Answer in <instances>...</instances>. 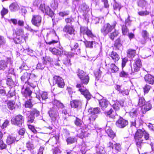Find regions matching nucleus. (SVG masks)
I'll return each instance as SVG.
<instances>
[{
	"mask_svg": "<svg viewBox=\"0 0 154 154\" xmlns=\"http://www.w3.org/2000/svg\"><path fill=\"white\" fill-rule=\"evenodd\" d=\"M57 38V37L54 32L48 33L44 37L46 43L50 45H54L57 43L58 42V41L56 39Z\"/></svg>",
	"mask_w": 154,
	"mask_h": 154,
	"instance_id": "2",
	"label": "nucleus"
},
{
	"mask_svg": "<svg viewBox=\"0 0 154 154\" xmlns=\"http://www.w3.org/2000/svg\"><path fill=\"white\" fill-rule=\"evenodd\" d=\"M9 9L11 11H18L20 8L19 6L16 3H12L9 6Z\"/></svg>",
	"mask_w": 154,
	"mask_h": 154,
	"instance_id": "27",
	"label": "nucleus"
},
{
	"mask_svg": "<svg viewBox=\"0 0 154 154\" xmlns=\"http://www.w3.org/2000/svg\"><path fill=\"white\" fill-rule=\"evenodd\" d=\"M16 141V138L11 135L8 136L6 140V143L9 145H11L14 143Z\"/></svg>",
	"mask_w": 154,
	"mask_h": 154,
	"instance_id": "24",
	"label": "nucleus"
},
{
	"mask_svg": "<svg viewBox=\"0 0 154 154\" xmlns=\"http://www.w3.org/2000/svg\"><path fill=\"white\" fill-rule=\"evenodd\" d=\"M152 107L151 104L149 102H147L142 108V110L143 113H145L146 111L150 110Z\"/></svg>",
	"mask_w": 154,
	"mask_h": 154,
	"instance_id": "22",
	"label": "nucleus"
},
{
	"mask_svg": "<svg viewBox=\"0 0 154 154\" xmlns=\"http://www.w3.org/2000/svg\"><path fill=\"white\" fill-rule=\"evenodd\" d=\"M81 9L83 11H88L89 10L88 6L85 4H83L81 6Z\"/></svg>",
	"mask_w": 154,
	"mask_h": 154,
	"instance_id": "60",
	"label": "nucleus"
},
{
	"mask_svg": "<svg viewBox=\"0 0 154 154\" xmlns=\"http://www.w3.org/2000/svg\"><path fill=\"white\" fill-rule=\"evenodd\" d=\"M6 82L7 85L9 86H11L13 83L12 80L11 78H8V79L6 80Z\"/></svg>",
	"mask_w": 154,
	"mask_h": 154,
	"instance_id": "63",
	"label": "nucleus"
},
{
	"mask_svg": "<svg viewBox=\"0 0 154 154\" xmlns=\"http://www.w3.org/2000/svg\"><path fill=\"white\" fill-rule=\"evenodd\" d=\"M111 72L112 73H115L119 70V68L113 63L110 65Z\"/></svg>",
	"mask_w": 154,
	"mask_h": 154,
	"instance_id": "41",
	"label": "nucleus"
},
{
	"mask_svg": "<svg viewBox=\"0 0 154 154\" xmlns=\"http://www.w3.org/2000/svg\"><path fill=\"white\" fill-rule=\"evenodd\" d=\"M41 21L42 17L40 15H32L31 22L33 25L38 27L40 26Z\"/></svg>",
	"mask_w": 154,
	"mask_h": 154,
	"instance_id": "13",
	"label": "nucleus"
},
{
	"mask_svg": "<svg viewBox=\"0 0 154 154\" xmlns=\"http://www.w3.org/2000/svg\"><path fill=\"white\" fill-rule=\"evenodd\" d=\"M85 45L87 48H92L94 43H95V42L93 41H85L84 42Z\"/></svg>",
	"mask_w": 154,
	"mask_h": 154,
	"instance_id": "46",
	"label": "nucleus"
},
{
	"mask_svg": "<svg viewBox=\"0 0 154 154\" xmlns=\"http://www.w3.org/2000/svg\"><path fill=\"white\" fill-rule=\"evenodd\" d=\"M142 37L145 39H147L149 37L148 33L146 30H143L142 33Z\"/></svg>",
	"mask_w": 154,
	"mask_h": 154,
	"instance_id": "53",
	"label": "nucleus"
},
{
	"mask_svg": "<svg viewBox=\"0 0 154 154\" xmlns=\"http://www.w3.org/2000/svg\"><path fill=\"white\" fill-rule=\"evenodd\" d=\"M7 146V145L4 143L3 141L1 140H0V149H5Z\"/></svg>",
	"mask_w": 154,
	"mask_h": 154,
	"instance_id": "58",
	"label": "nucleus"
},
{
	"mask_svg": "<svg viewBox=\"0 0 154 154\" xmlns=\"http://www.w3.org/2000/svg\"><path fill=\"white\" fill-rule=\"evenodd\" d=\"M135 142L138 151L141 149L142 144L144 142V139L148 140L149 138V134L144 129H138L136 133L134 136Z\"/></svg>",
	"mask_w": 154,
	"mask_h": 154,
	"instance_id": "1",
	"label": "nucleus"
},
{
	"mask_svg": "<svg viewBox=\"0 0 154 154\" xmlns=\"http://www.w3.org/2000/svg\"><path fill=\"white\" fill-rule=\"evenodd\" d=\"M42 0H34L33 2V4L35 6H38L39 5L42 4Z\"/></svg>",
	"mask_w": 154,
	"mask_h": 154,
	"instance_id": "59",
	"label": "nucleus"
},
{
	"mask_svg": "<svg viewBox=\"0 0 154 154\" xmlns=\"http://www.w3.org/2000/svg\"><path fill=\"white\" fill-rule=\"evenodd\" d=\"M74 123L77 126L80 127L82 125L83 122L80 119L76 118L74 121Z\"/></svg>",
	"mask_w": 154,
	"mask_h": 154,
	"instance_id": "47",
	"label": "nucleus"
},
{
	"mask_svg": "<svg viewBox=\"0 0 154 154\" xmlns=\"http://www.w3.org/2000/svg\"><path fill=\"white\" fill-rule=\"evenodd\" d=\"M39 114L38 111L36 109H34L30 112L29 114L27 115L26 117L27 122L30 124L34 122L35 119L34 116H38Z\"/></svg>",
	"mask_w": 154,
	"mask_h": 154,
	"instance_id": "6",
	"label": "nucleus"
},
{
	"mask_svg": "<svg viewBox=\"0 0 154 154\" xmlns=\"http://www.w3.org/2000/svg\"><path fill=\"white\" fill-rule=\"evenodd\" d=\"M8 11L7 9L3 8L1 11V14L2 16H4L8 13Z\"/></svg>",
	"mask_w": 154,
	"mask_h": 154,
	"instance_id": "64",
	"label": "nucleus"
},
{
	"mask_svg": "<svg viewBox=\"0 0 154 154\" xmlns=\"http://www.w3.org/2000/svg\"><path fill=\"white\" fill-rule=\"evenodd\" d=\"M36 97H31V98L29 99V100L26 102L25 103V106L26 107L31 108L33 106L32 104L31 101L32 100L33 102H37L38 100H40V96L39 95H37L35 94Z\"/></svg>",
	"mask_w": 154,
	"mask_h": 154,
	"instance_id": "10",
	"label": "nucleus"
},
{
	"mask_svg": "<svg viewBox=\"0 0 154 154\" xmlns=\"http://www.w3.org/2000/svg\"><path fill=\"white\" fill-rule=\"evenodd\" d=\"M17 36H20L21 37L24 36V30L23 29H19L17 30L16 32Z\"/></svg>",
	"mask_w": 154,
	"mask_h": 154,
	"instance_id": "44",
	"label": "nucleus"
},
{
	"mask_svg": "<svg viewBox=\"0 0 154 154\" xmlns=\"http://www.w3.org/2000/svg\"><path fill=\"white\" fill-rule=\"evenodd\" d=\"M114 46L116 49L118 50L122 48V44L121 42L120 39L119 38L116 40Z\"/></svg>",
	"mask_w": 154,
	"mask_h": 154,
	"instance_id": "36",
	"label": "nucleus"
},
{
	"mask_svg": "<svg viewBox=\"0 0 154 154\" xmlns=\"http://www.w3.org/2000/svg\"><path fill=\"white\" fill-rule=\"evenodd\" d=\"M137 4L139 6L143 8L148 5V4L145 0H138Z\"/></svg>",
	"mask_w": 154,
	"mask_h": 154,
	"instance_id": "40",
	"label": "nucleus"
},
{
	"mask_svg": "<svg viewBox=\"0 0 154 154\" xmlns=\"http://www.w3.org/2000/svg\"><path fill=\"white\" fill-rule=\"evenodd\" d=\"M80 79L83 83L87 84L89 81V77L88 75H85Z\"/></svg>",
	"mask_w": 154,
	"mask_h": 154,
	"instance_id": "37",
	"label": "nucleus"
},
{
	"mask_svg": "<svg viewBox=\"0 0 154 154\" xmlns=\"http://www.w3.org/2000/svg\"><path fill=\"white\" fill-rule=\"evenodd\" d=\"M28 38V35L26 34L24 35V36L21 37L17 36L16 38H14V40L15 43L20 44L26 41V39Z\"/></svg>",
	"mask_w": 154,
	"mask_h": 154,
	"instance_id": "16",
	"label": "nucleus"
},
{
	"mask_svg": "<svg viewBox=\"0 0 154 154\" xmlns=\"http://www.w3.org/2000/svg\"><path fill=\"white\" fill-rule=\"evenodd\" d=\"M106 132L108 136L112 139L113 138L116 136L115 133L112 130L110 129H108L106 131Z\"/></svg>",
	"mask_w": 154,
	"mask_h": 154,
	"instance_id": "43",
	"label": "nucleus"
},
{
	"mask_svg": "<svg viewBox=\"0 0 154 154\" xmlns=\"http://www.w3.org/2000/svg\"><path fill=\"white\" fill-rule=\"evenodd\" d=\"M54 104L58 108H62L64 107L63 104L58 100H55L54 101Z\"/></svg>",
	"mask_w": 154,
	"mask_h": 154,
	"instance_id": "49",
	"label": "nucleus"
},
{
	"mask_svg": "<svg viewBox=\"0 0 154 154\" xmlns=\"http://www.w3.org/2000/svg\"><path fill=\"white\" fill-rule=\"evenodd\" d=\"M41 99L42 100H45L48 98V94L46 92H44L42 94ZM41 98H40V101H41Z\"/></svg>",
	"mask_w": 154,
	"mask_h": 154,
	"instance_id": "52",
	"label": "nucleus"
},
{
	"mask_svg": "<svg viewBox=\"0 0 154 154\" xmlns=\"http://www.w3.org/2000/svg\"><path fill=\"white\" fill-rule=\"evenodd\" d=\"M49 51L52 53L53 54L57 55H60L64 53V51L63 48L62 47L60 48L59 49H57L55 48H49Z\"/></svg>",
	"mask_w": 154,
	"mask_h": 154,
	"instance_id": "17",
	"label": "nucleus"
},
{
	"mask_svg": "<svg viewBox=\"0 0 154 154\" xmlns=\"http://www.w3.org/2000/svg\"><path fill=\"white\" fill-rule=\"evenodd\" d=\"M76 87L79 88V91L87 99L89 100L90 99L91 95L88 90L85 89L83 87H82V85L80 84H77Z\"/></svg>",
	"mask_w": 154,
	"mask_h": 154,
	"instance_id": "9",
	"label": "nucleus"
},
{
	"mask_svg": "<svg viewBox=\"0 0 154 154\" xmlns=\"http://www.w3.org/2000/svg\"><path fill=\"white\" fill-rule=\"evenodd\" d=\"M109 57L110 58L115 62H116L119 59V55L116 52L112 51L108 54Z\"/></svg>",
	"mask_w": 154,
	"mask_h": 154,
	"instance_id": "21",
	"label": "nucleus"
},
{
	"mask_svg": "<svg viewBox=\"0 0 154 154\" xmlns=\"http://www.w3.org/2000/svg\"><path fill=\"white\" fill-rule=\"evenodd\" d=\"M128 124V121L122 118H120L116 122V126L120 128H122L125 127Z\"/></svg>",
	"mask_w": 154,
	"mask_h": 154,
	"instance_id": "14",
	"label": "nucleus"
},
{
	"mask_svg": "<svg viewBox=\"0 0 154 154\" xmlns=\"http://www.w3.org/2000/svg\"><path fill=\"white\" fill-rule=\"evenodd\" d=\"M145 103V100L144 98L143 97H139L137 105L140 107H142Z\"/></svg>",
	"mask_w": 154,
	"mask_h": 154,
	"instance_id": "45",
	"label": "nucleus"
},
{
	"mask_svg": "<svg viewBox=\"0 0 154 154\" xmlns=\"http://www.w3.org/2000/svg\"><path fill=\"white\" fill-rule=\"evenodd\" d=\"M30 73L26 72H24L21 77V80L26 82L29 79H30Z\"/></svg>",
	"mask_w": 154,
	"mask_h": 154,
	"instance_id": "28",
	"label": "nucleus"
},
{
	"mask_svg": "<svg viewBox=\"0 0 154 154\" xmlns=\"http://www.w3.org/2000/svg\"><path fill=\"white\" fill-rule=\"evenodd\" d=\"M100 109L99 108H95L90 109L89 111L91 113L93 114L91 116L89 119L90 121H94L97 118V116L96 114L99 113L100 112Z\"/></svg>",
	"mask_w": 154,
	"mask_h": 154,
	"instance_id": "15",
	"label": "nucleus"
},
{
	"mask_svg": "<svg viewBox=\"0 0 154 154\" xmlns=\"http://www.w3.org/2000/svg\"><path fill=\"white\" fill-rule=\"evenodd\" d=\"M141 66V60L139 58H137L134 60V63L131 67V71L132 72H137L139 71Z\"/></svg>",
	"mask_w": 154,
	"mask_h": 154,
	"instance_id": "12",
	"label": "nucleus"
},
{
	"mask_svg": "<svg viewBox=\"0 0 154 154\" xmlns=\"http://www.w3.org/2000/svg\"><path fill=\"white\" fill-rule=\"evenodd\" d=\"M131 126H135L137 127L139 126L140 125V123L139 122L138 119L137 118H134V119H132L131 120Z\"/></svg>",
	"mask_w": 154,
	"mask_h": 154,
	"instance_id": "32",
	"label": "nucleus"
},
{
	"mask_svg": "<svg viewBox=\"0 0 154 154\" xmlns=\"http://www.w3.org/2000/svg\"><path fill=\"white\" fill-rule=\"evenodd\" d=\"M8 108L11 110H13L15 109L16 105L15 102L14 101H9L8 103Z\"/></svg>",
	"mask_w": 154,
	"mask_h": 154,
	"instance_id": "38",
	"label": "nucleus"
},
{
	"mask_svg": "<svg viewBox=\"0 0 154 154\" xmlns=\"http://www.w3.org/2000/svg\"><path fill=\"white\" fill-rule=\"evenodd\" d=\"M145 82L149 84H154V77L150 74L146 75L144 77Z\"/></svg>",
	"mask_w": 154,
	"mask_h": 154,
	"instance_id": "19",
	"label": "nucleus"
},
{
	"mask_svg": "<svg viewBox=\"0 0 154 154\" xmlns=\"http://www.w3.org/2000/svg\"><path fill=\"white\" fill-rule=\"evenodd\" d=\"M63 31L66 33L67 37L69 39H73L76 32L72 26L66 25L64 26Z\"/></svg>",
	"mask_w": 154,
	"mask_h": 154,
	"instance_id": "4",
	"label": "nucleus"
},
{
	"mask_svg": "<svg viewBox=\"0 0 154 154\" xmlns=\"http://www.w3.org/2000/svg\"><path fill=\"white\" fill-rule=\"evenodd\" d=\"M119 75L121 77H126L128 75V73L123 70L120 73Z\"/></svg>",
	"mask_w": 154,
	"mask_h": 154,
	"instance_id": "56",
	"label": "nucleus"
},
{
	"mask_svg": "<svg viewBox=\"0 0 154 154\" xmlns=\"http://www.w3.org/2000/svg\"><path fill=\"white\" fill-rule=\"evenodd\" d=\"M151 88L150 86L148 84H146L143 87V88L144 94H147Z\"/></svg>",
	"mask_w": 154,
	"mask_h": 154,
	"instance_id": "48",
	"label": "nucleus"
},
{
	"mask_svg": "<svg viewBox=\"0 0 154 154\" xmlns=\"http://www.w3.org/2000/svg\"><path fill=\"white\" fill-rule=\"evenodd\" d=\"M8 67V62L7 61L0 60V70L4 71Z\"/></svg>",
	"mask_w": 154,
	"mask_h": 154,
	"instance_id": "26",
	"label": "nucleus"
},
{
	"mask_svg": "<svg viewBox=\"0 0 154 154\" xmlns=\"http://www.w3.org/2000/svg\"><path fill=\"white\" fill-rule=\"evenodd\" d=\"M102 72L100 69L98 70L95 72V75L97 81L99 80L101 77Z\"/></svg>",
	"mask_w": 154,
	"mask_h": 154,
	"instance_id": "50",
	"label": "nucleus"
},
{
	"mask_svg": "<svg viewBox=\"0 0 154 154\" xmlns=\"http://www.w3.org/2000/svg\"><path fill=\"white\" fill-rule=\"evenodd\" d=\"M39 9L43 13L45 12L46 14L51 17H52L54 15V12L49 7L47 6H45L44 4H41L40 5Z\"/></svg>",
	"mask_w": 154,
	"mask_h": 154,
	"instance_id": "7",
	"label": "nucleus"
},
{
	"mask_svg": "<svg viewBox=\"0 0 154 154\" xmlns=\"http://www.w3.org/2000/svg\"><path fill=\"white\" fill-rule=\"evenodd\" d=\"M45 66L44 64L42 63H38L36 66V69H43L45 67Z\"/></svg>",
	"mask_w": 154,
	"mask_h": 154,
	"instance_id": "61",
	"label": "nucleus"
},
{
	"mask_svg": "<svg viewBox=\"0 0 154 154\" xmlns=\"http://www.w3.org/2000/svg\"><path fill=\"white\" fill-rule=\"evenodd\" d=\"M120 146V144L118 143H115L114 145L115 149L117 151H119L121 149Z\"/></svg>",
	"mask_w": 154,
	"mask_h": 154,
	"instance_id": "62",
	"label": "nucleus"
},
{
	"mask_svg": "<svg viewBox=\"0 0 154 154\" xmlns=\"http://www.w3.org/2000/svg\"><path fill=\"white\" fill-rule=\"evenodd\" d=\"M53 83L57 85L60 88H63L65 84L63 79L60 77L56 75L54 77Z\"/></svg>",
	"mask_w": 154,
	"mask_h": 154,
	"instance_id": "11",
	"label": "nucleus"
},
{
	"mask_svg": "<svg viewBox=\"0 0 154 154\" xmlns=\"http://www.w3.org/2000/svg\"><path fill=\"white\" fill-rule=\"evenodd\" d=\"M77 140V139L74 137H70L66 139V141L68 144H71L75 143Z\"/></svg>",
	"mask_w": 154,
	"mask_h": 154,
	"instance_id": "35",
	"label": "nucleus"
},
{
	"mask_svg": "<svg viewBox=\"0 0 154 154\" xmlns=\"http://www.w3.org/2000/svg\"><path fill=\"white\" fill-rule=\"evenodd\" d=\"M127 56L130 58L134 57L136 54V51L134 50L130 49L127 51Z\"/></svg>",
	"mask_w": 154,
	"mask_h": 154,
	"instance_id": "33",
	"label": "nucleus"
},
{
	"mask_svg": "<svg viewBox=\"0 0 154 154\" xmlns=\"http://www.w3.org/2000/svg\"><path fill=\"white\" fill-rule=\"evenodd\" d=\"M139 15L141 16H145L149 14V12L146 10L145 11H140L138 12Z\"/></svg>",
	"mask_w": 154,
	"mask_h": 154,
	"instance_id": "54",
	"label": "nucleus"
},
{
	"mask_svg": "<svg viewBox=\"0 0 154 154\" xmlns=\"http://www.w3.org/2000/svg\"><path fill=\"white\" fill-rule=\"evenodd\" d=\"M117 113L114 112L113 109H111L109 110L106 112V115L107 117L113 119Z\"/></svg>",
	"mask_w": 154,
	"mask_h": 154,
	"instance_id": "29",
	"label": "nucleus"
},
{
	"mask_svg": "<svg viewBox=\"0 0 154 154\" xmlns=\"http://www.w3.org/2000/svg\"><path fill=\"white\" fill-rule=\"evenodd\" d=\"M48 114L53 121L54 122L59 118L58 112L57 109H51L48 111Z\"/></svg>",
	"mask_w": 154,
	"mask_h": 154,
	"instance_id": "8",
	"label": "nucleus"
},
{
	"mask_svg": "<svg viewBox=\"0 0 154 154\" xmlns=\"http://www.w3.org/2000/svg\"><path fill=\"white\" fill-rule=\"evenodd\" d=\"M122 32L124 35H127L128 32V29L126 26H123L122 28Z\"/></svg>",
	"mask_w": 154,
	"mask_h": 154,
	"instance_id": "55",
	"label": "nucleus"
},
{
	"mask_svg": "<svg viewBox=\"0 0 154 154\" xmlns=\"http://www.w3.org/2000/svg\"><path fill=\"white\" fill-rule=\"evenodd\" d=\"M96 154H105V151L103 148L99 145L96 146Z\"/></svg>",
	"mask_w": 154,
	"mask_h": 154,
	"instance_id": "30",
	"label": "nucleus"
},
{
	"mask_svg": "<svg viewBox=\"0 0 154 154\" xmlns=\"http://www.w3.org/2000/svg\"><path fill=\"white\" fill-rule=\"evenodd\" d=\"M70 104L72 107L76 108L81 106L82 103L79 100H73L70 102Z\"/></svg>",
	"mask_w": 154,
	"mask_h": 154,
	"instance_id": "25",
	"label": "nucleus"
},
{
	"mask_svg": "<svg viewBox=\"0 0 154 154\" xmlns=\"http://www.w3.org/2000/svg\"><path fill=\"white\" fill-rule=\"evenodd\" d=\"M100 106L102 108H104L107 106L108 102L105 99H102L100 100L99 101Z\"/></svg>",
	"mask_w": 154,
	"mask_h": 154,
	"instance_id": "31",
	"label": "nucleus"
},
{
	"mask_svg": "<svg viewBox=\"0 0 154 154\" xmlns=\"http://www.w3.org/2000/svg\"><path fill=\"white\" fill-rule=\"evenodd\" d=\"M116 24L117 23L116 21H114L112 25L109 23L105 24L101 29V33L104 36H106L115 28Z\"/></svg>",
	"mask_w": 154,
	"mask_h": 154,
	"instance_id": "3",
	"label": "nucleus"
},
{
	"mask_svg": "<svg viewBox=\"0 0 154 154\" xmlns=\"http://www.w3.org/2000/svg\"><path fill=\"white\" fill-rule=\"evenodd\" d=\"M110 104L112 105L113 108L116 111L119 110V109L120 107L121 106V104L119 102L117 101H112L110 102Z\"/></svg>",
	"mask_w": 154,
	"mask_h": 154,
	"instance_id": "23",
	"label": "nucleus"
},
{
	"mask_svg": "<svg viewBox=\"0 0 154 154\" xmlns=\"http://www.w3.org/2000/svg\"><path fill=\"white\" fill-rule=\"evenodd\" d=\"M32 92L29 88L27 87L25 88H23L21 91V93L26 98L31 96Z\"/></svg>",
	"mask_w": 154,
	"mask_h": 154,
	"instance_id": "20",
	"label": "nucleus"
},
{
	"mask_svg": "<svg viewBox=\"0 0 154 154\" xmlns=\"http://www.w3.org/2000/svg\"><path fill=\"white\" fill-rule=\"evenodd\" d=\"M24 119L21 115H18L13 118L11 120L12 123L15 125L20 127L23 123Z\"/></svg>",
	"mask_w": 154,
	"mask_h": 154,
	"instance_id": "5",
	"label": "nucleus"
},
{
	"mask_svg": "<svg viewBox=\"0 0 154 154\" xmlns=\"http://www.w3.org/2000/svg\"><path fill=\"white\" fill-rule=\"evenodd\" d=\"M26 147L28 148L29 150L31 151L35 148V147L32 143L29 141L26 143Z\"/></svg>",
	"mask_w": 154,
	"mask_h": 154,
	"instance_id": "39",
	"label": "nucleus"
},
{
	"mask_svg": "<svg viewBox=\"0 0 154 154\" xmlns=\"http://www.w3.org/2000/svg\"><path fill=\"white\" fill-rule=\"evenodd\" d=\"M119 34L117 30H115L112 32L109 35V37L110 39L113 40Z\"/></svg>",
	"mask_w": 154,
	"mask_h": 154,
	"instance_id": "42",
	"label": "nucleus"
},
{
	"mask_svg": "<svg viewBox=\"0 0 154 154\" xmlns=\"http://www.w3.org/2000/svg\"><path fill=\"white\" fill-rule=\"evenodd\" d=\"M122 6L121 4L116 2L113 4V9L114 10V12L116 14V12H119Z\"/></svg>",
	"mask_w": 154,
	"mask_h": 154,
	"instance_id": "34",
	"label": "nucleus"
},
{
	"mask_svg": "<svg viewBox=\"0 0 154 154\" xmlns=\"http://www.w3.org/2000/svg\"><path fill=\"white\" fill-rule=\"evenodd\" d=\"M88 29L87 27H81L80 32L81 34H82L83 35H84L85 34Z\"/></svg>",
	"mask_w": 154,
	"mask_h": 154,
	"instance_id": "57",
	"label": "nucleus"
},
{
	"mask_svg": "<svg viewBox=\"0 0 154 154\" xmlns=\"http://www.w3.org/2000/svg\"><path fill=\"white\" fill-rule=\"evenodd\" d=\"M77 73V75L80 79L84 76H85V74L84 73V72L83 70H81L79 69H78Z\"/></svg>",
	"mask_w": 154,
	"mask_h": 154,
	"instance_id": "51",
	"label": "nucleus"
},
{
	"mask_svg": "<svg viewBox=\"0 0 154 154\" xmlns=\"http://www.w3.org/2000/svg\"><path fill=\"white\" fill-rule=\"evenodd\" d=\"M88 128L86 127L85 126V128H82L81 131V133L77 134V136L80 138L82 139L84 137H87L88 136V135L89 134L88 131Z\"/></svg>",
	"mask_w": 154,
	"mask_h": 154,
	"instance_id": "18",
	"label": "nucleus"
}]
</instances>
